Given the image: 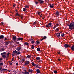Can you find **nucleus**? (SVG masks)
<instances>
[{"label":"nucleus","mask_w":74,"mask_h":74,"mask_svg":"<svg viewBox=\"0 0 74 74\" xmlns=\"http://www.w3.org/2000/svg\"><path fill=\"white\" fill-rule=\"evenodd\" d=\"M36 59L37 60H40V57H36Z\"/></svg>","instance_id":"nucleus-22"},{"label":"nucleus","mask_w":74,"mask_h":74,"mask_svg":"<svg viewBox=\"0 0 74 74\" xmlns=\"http://www.w3.org/2000/svg\"><path fill=\"white\" fill-rule=\"evenodd\" d=\"M47 38V37H46V36H44L43 37V39H45V38Z\"/></svg>","instance_id":"nucleus-40"},{"label":"nucleus","mask_w":74,"mask_h":74,"mask_svg":"<svg viewBox=\"0 0 74 74\" xmlns=\"http://www.w3.org/2000/svg\"><path fill=\"white\" fill-rule=\"evenodd\" d=\"M9 64L10 65H11V66L12 65V63L11 62H10L9 63Z\"/></svg>","instance_id":"nucleus-41"},{"label":"nucleus","mask_w":74,"mask_h":74,"mask_svg":"<svg viewBox=\"0 0 74 74\" xmlns=\"http://www.w3.org/2000/svg\"><path fill=\"white\" fill-rule=\"evenodd\" d=\"M4 64V63H3V62H1V63H0V66L2 67V66Z\"/></svg>","instance_id":"nucleus-19"},{"label":"nucleus","mask_w":74,"mask_h":74,"mask_svg":"<svg viewBox=\"0 0 74 74\" xmlns=\"http://www.w3.org/2000/svg\"><path fill=\"white\" fill-rule=\"evenodd\" d=\"M14 58L13 57L12 58V61H14Z\"/></svg>","instance_id":"nucleus-52"},{"label":"nucleus","mask_w":74,"mask_h":74,"mask_svg":"<svg viewBox=\"0 0 74 74\" xmlns=\"http://www.w3.org/2000/svg\"><path fill=\"white\" fill-rule=\"evenodd\" d=\"M1 24L2 25H4V23H3V22H1Z\"/></svg>","instance_id":"nucleus-57"},{"label":"nucleus","mask_w":74,"mask_h":74,"mask_svg":"<svg viewBox=\"0 0 74 74\" xmlns=\"http://www.w3.org/2000/svg\"><path fill=\"white\" fill-rule=\"evenodd\" d=\"M60 34L59 33H57L56 34L57 37H59L60 36Z\"/></svg>","instance_id":"nucleus-13"},{"label":"nucleus","mask_w":74,"mask_h":74,"mask_svg":"<svg viewBox=\"0 0 74 74\" xmlns=\"http://www.w3.org/2000/svg\"><path fill=\"white\" fill-rule=\"evenodd\" d=\"M40 70H39V69H37L36 72L37 73H40Z\"/></svg>","instance_id":"nucleus-14"},{"label":"nucleus","mask_w":74,"mask_h":74,"mask_svg":"<svg viewBox=\"0 0 74 74\" xmlns=\"http://www.w3.org/2000/svg\"><path fill=\"white\" fill-rule=\"evenodd\" d=\"M4 55L3 53H2L1 54V55Z\"/></svg>","instance_id":"nucleus-49"},{"label":"nucleus","mask_w":74,"mask_h":74,"mask_svg":"<svg viewBox=\"0 0 74 74\" xmlns=\"http://www.w3.org/2000/svg\"><path fill=\"white\" fill-rule=\"evenodd\" d=\"M3 70V67L1 66L0 68V70Z\"/></svg>","instance_id":"nucleus-38"},{"label":"nucleus","mask_w":74,"mask_h":74,"mask_svg":"<svg viewBox=\"0 0 74 74\" xmlns=\"http://www.w3.org/2000/svg\"><path fill=\"white\" fill-rule=\"evenodd\" d=\"M71 49L72 51H74V45H73L72 47H71Z\"/></svg>","instance_id":"nucleus-11"},{"label":"nucleus","mask_w":74,"mask_h":74,"mask_svg":"<svg viewBox=\"0 0 74 74\" xmlns=\"http://www.w3.org/2000/svg\"><path fill=\"white\" fill-rule=\"evenodd\" d=\"M4 38V36L3 35H1L0 36V39L1 40H3Z\"/></svg>","instance_id":"nucleus-5"},{"label":"nucleus","mask_w":74,"mask_h":74,"mask_svg":"<svg viewBox=\"0 0 74 74\" xmlns=\"http://www.w3.org/2000/svg\"><path fill=\"white\" fill-rule=\"evenodd\" d=\"M37 13L38 15H40L41 14V12H37Z\"/></svg>","instance_id":"nucleus-30"},{"label":"nucleus","mask_w":74,"mask_h":74,"mask_svg":"<svg viewBox=\"0 0 74 74\" xmlns=\"http://www.w3.org/2000/svg\"><path fill=\"white\" fill-rule=\"evenodd\" d=\"M24 45H29V43L27 42H25L24 43Z\"/></svg>","instance_id":"nucleus-26"},{"label":"nucleus","mask_w":74,"mask_h":74,"mask_svg":"<svg viewBox=\"0 0 74 74\" xmlns=\"http://www.w3.org/2000/svg\"><path fill=\"white\" fill-rule=\"evenodd\" d=\"M24 73L25 74H27V72L26 71V70H24Z\"/></svg>","instance_id":"nucleus-28"},{"label":"nucleus","mask_w":74,"mask_h":74,"mask_svg":"<svg viewBox=\"0 0 74 74\" xmlns=\"http://www.w3.org/2000/svg\"><path fill=\"white\" fill-rule=\"evenodd\" d=\"M69 29L71 30L74 29V23H71L69 26Z\"/></svg>","instance_id":"nucleus-1"},{"label":"nucleus","mask_w":74,"mask_h":74,"mask_svg":"<svg viewBox=\"0 0 74 74\" xmlns=\"http://www.w3.org/2000/svg\"><path fill=\"white\" fill-rule=\"evenodd\" d=\"M3 60V58H0V62H1V61Z\"/></svg>","instance_id":"nucleus-39"},{"label":"nucleus","mask_w":74,"mask_h":74,"mask_svg":"<svg viewBox=\"0 0 74 74\" xmlns=\"http://www.w3.org/2000/svg\"><path fill=\"white\" fill-rule=\"evenodd\" d=\"M21 44H19V47H21Z\"/></svg>","instance_id":"nucleus-63"},{"label":"nucleus","mask_w":74,"mask_h":74,"mask_svg":"<svg viewBox=\"0 0 74 74\" xmlns=\"http://www.w3.org/2000/svg\"><path fill=\"white\" fill-rule=\"evenodd\" d=\"M71 45H69L67 44H65L64 45V46L66 48H67V47H71Z\"/></svg>","instance_id":"nucleus-2"},{"label":"nucleus","mask_w":74,"mask_h":74,"mask_svg":"<svg viewBox=\"0 0 74 74\" xmlns=\"http://www.w3.org/2000/svg\"><path fill=\"white\" fill-rule=\"evenodd\" d=\"M56 16H59V13L58 12H56Z\"/></svg>","instance_id":"nucleus-9"},{"label":"nucleus","mask_w":74,"mask_h":74,"mask_svg":"<svg viewBox=\"0 0 74 74\" xmlns=\"http://www.w3.org/2000/svg\"><path fill=\"white\" fill-rule=\"evenodd\" d=\"M17 51H19V48H18H18H17Z\"/></svg>","instance_id":"nucleus-56"},{"label":"nucleus","mask_w":74,"mask_h":74,"mask_svg":"<svg viewBox=\"0 0 74 74\" xmlns=\"http://www.w3.org/2000/svg\"><path fill=\"white\" fill-rule=\"evenodd\" d=\"M61 37H64V34L63 33L61 35Z\"/></svg>","instance_id":"nucleus-27"},{"label":"nucleus","mask_w":74,"mask_h":74,"mask_svg":"<svg viewBox=\"0 0 74 74\" xmlns=\"http://www.w3.org/2000/svg\"><path fill=\"white\" fill-rule=\"evenodd\" d=\"M31 42L32 44H34V42H35V41H31Z\"/></svg>","instance_id":"nucleus-31"},{"label":"nucleus","mask_w":74,"mask_h":74,"mask_svg":"<svg viewBox=\"0 0 74 74\" xmlns=\"http://www.w3.org/2000/svg\"><path fill=\"white\" fill-rule=\"evenodd\" d=\"M2 58H7V55L6 54H3L2 56Z\"/></svg>","instance_id":"nucleus-8"},{"label":"nucleus","mask_w":74,"mask_h":74,"mask_svg":"<svg viewBox=\"0 0 74 74\" xmlns=\"http://www.w3.org/2000/svg\"><path fill=\"white\" fill-rule=\"evenodd\" d=\"M13 53L14 54H16V55H19V52H18V51H16V50H15L14 51H13Z\"/></svg>","instance_id":"nucleus-3"},{"label":"nucleus","mask_w":74,"mask_h":74,"mask_svg":"<svg viewBox=\"0 0 74 74\" xmlns=\"http://www.w3.org/2000/svg\"><path fill=\"white\" fill-rule=\"evenodd\" d=\"M36 44H38L40 43V42H39V41H36Z\"/></svg>","instance_id":"nucleus-36"},{"label":"nucleus","mask_w":74,"mask_h":74,"mask_svg":"<svg viewBox=\"0 0 74 74\" xmlns=\"http://www.w3.org/2000/svg\"><path fill=\"white\" fill-rule=\"evenodd\" d=\"M3 53V55H4V54H6V53H7L4 52Z\"/></svg>","instance_id":"nucleus-48"},{"label":"nucleus","mask_w":74,"mask_h":74,"mask_svg":"<svg viewBox=\"0 0 74 74\" xmlns=\"http://www.w3.org/2000/svg\"><path fill=\"white\" fill-rule=\"evenodd\" d=\"M58 54H60V52H58Z\"/></svg>","instance_id":"nucleus-59"},{"label":"nucleus","mask_w":74,"mask_h":74,"mask_svg":"<svg viewBox=\"0 0 74 74\" xmlns=\"http://www.w3.org/2000/svg\"><path fill=\"white\" fill-rule=\"evenodd\" d=\"M31 64L33 65V66H36V64H35L33 62H32Z\"/></svg>","instance_id":"nucleus-21"},{"label":"nucleus","mask_w":74,"mask_h":74,"mask_svg":"<svg viewBox=\"0 0 74 74\" xmlns=\"http://www.w3.org/2000/svg\"><path fill=\"white\" fill-rule=\"evenodd\" d=\"M16 6V4H14V5H13V7H15Z\"/></svg>","instance_id":"nucleus-53"},{"label":"nucleus","mask_w":74,"mask_h":74,"mask_svg":"<svg viewBox=\"0 0 74 74\" xmlns=\"http://www.w3.org/2000/svg\"><path fill=\"white\" fill-rule=\"evenodd\" d=\"M16 42L17 44H19V42Z\"/></svg>","instance_id":"nucleus-60"},{"label":"nucleus","mask_w":74,"mask_h":74,"mask_svg":"<svg viewBox=\"0 0 74 74\" xmlns=\"http://www.w3.org/2000/svg\"><path fill=\"white\" fill-rule=\"evenodd\" d=\"M54 73H55V74H56V73H57V71H56L55 70L54 71Z\"/></svg>","instance_id":"nucleus-37"},{"label":"nucleus","mask_w":74,"mask_h":74,"mask_svg":"<svg viewBox=\"0 0 74 74\" xmlns=\"http://www.w3.org/2000/svg\"><path fill=\"white\" fill-rule=\"evenodd\" d=\"M30 63V62L29 61H26L24 64L25 65H28Z\"/></svg>","instance_id":"nucleus-4"},{"label":"nucleus","mask_w":74,"mask_h":74,"mask_svg":"<svg viewBox=\"0 0 74 74\" xmlns=\"http://www.w3.org/2000/svg\"><path fill=\"white\" fill-rule=\"evenodd\" d=\"M29 72L31 73H33V70H32V69H29Z\"/></svg>","instance_id":"nucleus-16"},{"label":"nucleus","mask_w":74,"mask_h":74,"mask_svg":"<svg viewBox=\"0 0 74 74\" xmlns=\"http://www.w3.org/2000/svg\"><path fill=\"white\" fill-rule=\"evenodd\" d=\"M5 45H8L9 44V42L8 41H6L5 42Z\"/></svg>","instance_id":"nucleus-18"},{"label":"nucleus","mask_w":74,"mask_h":74,"mask_svg":"<svg viewBox=\"0 0 74 74\" xmlns=\"http://www.w3.org/2000/svg\"><path fill=\"white\" fill-rule=\"evenodd\" d=\"M12 56H15V54H13L12 55Z\"/></svg>","instance_id":"nucleus-58"},{"label":"nucleus","mask_w":74,"mask_h":74,"mask_svg":"<svg viewBox=\"0 0 74 74\" xmlns=\"http://www.w3.org/2000/svg\"><path fill=\"white\" fill-rule=\"evenodd\" d=\"M27 57L28 58H31V55H29L27 56Z\"/></svg>","instance_id":"nucleus-24"},{"label":"nucleus","mask_w":74,"mask_h":74,"mask_svg":"<svg viewBox=\"0 0 74 74\" xmlns=\"http://www.w3.org/2000/svg\"><path fill=\"white\" fill-rule=\"evenodd\" d=\"M13 40L15 41L16 40V37L15 36H13Z\"/></svg>","instance_id":"nucleus-7"},{"label":"nucleus","mask_w":74,"mask_h":74,"mask_svg":"<svg viewBox=\"0 0 74 74\" xmlns=\"http://www.w3.org/2000/svg\"><path fill=\"white\" fill-rule=\"evenodd\" d=\"M37 51H40V48H37Z\"/></svg>","instance_id":"nucleus-23"},{"label":"nucleus","mask_w":74,"mask_h":74,"mask_svg":"<svg viewBox=\"0 0 74 74\" xmlns=\"http://www.w3.org/2000/svg\"><path fill=\"white\" fill-rule=\"evenodd\" d=\"M27 74H30L29 73V72H27Z\"/></svg>","instance_id":"nucleus-62"},{"label":"nucleus","mask_w":74,"mask_h":74,"mask_svg":"<svg viewBox=\"0 0 74 74\" xmlns=\"http://www.w3.org/2000/svg\"><path fill=\"white\" fill-rule=\"evenodd\" d=\"M56 25L57 26H58V25H59V24H56Z\"/></svg>","instance_id":"nucleus-54"},{"label":"nucleus","mask_w":74,"mask_h":74,"mask_svg":"<svg viewBox=\"0 0 74 74\" xmlns=\"http://www.w3.org/2000/svg\"><path fill=\"white\" fill-rule=\"evenodd\" d=\"M23 11H26V9L25 8H23Z\"/></svg>","instance_id":"nucleus-29"},{"label":"nucleus","mask_w":74,"mask_h":74,"mask_svg":"<svg viewBox=\"0 0 74 74\" xmlns=\"http://www.w3.org/2000/svg\"><path fill=\"white\" fill-rule=\"evenodd\" d=\"M54 7V6H53V4H51V5L50 6V8H53Z\"/></svg>","instance_id":"nucleus-17"},{"label":"nucleus","mask_w":74,"mask_h":74,"mask_svg":"<svg viewBox=\"0 0 74 74\" xmlns=\"http://www.w3.org/2000/svg\"><path fill=\"white\" fill-rule=\"evenodd\" d=\"M21 50V47H19V50Z\"/></svg>","instance_id":"nucleus-55"},{"label":"nucleus","mask_w":74,"mask_h":74,"mask_svg":"<svg viewBox=\"0 0 74 74\" xmlns=\"http://www.w3.org/2000/svg\"><path fill=\"white\" fill-rule=\"evenodd\" d=\"M9 42V43H11V41H8Z\"/></svg>","instance_id":"nucleus-64"},{"label":"nucleus","mask_w":74,"mask_h":74,"mask_svg":"<svg viewBox=\"0 0 74 74\" xmlns=\"http://www.w3.org/2000/svg\"><path fill=\"white\" fill-rule=\"evenodd\" d=\"M23 15H19V18H21V19H23Z\"/></svg>","instance_id":"nucleus-20"},{"label":"nucleus","mask_w":74,"mask_h":74,"mask_svg":"<svg viewBox=\"0 0 74 74\" xmlns=\"http://www.w3.org/2000/svg\"><path fill=\"white\" fill-rule=\"evenodd\" d=\"M7 71V69H2L1 71Z\"/></svg>","instance_id":"nucleus-15"},{"label":"nucleus","mask_w":74,"mask_h":74,"mask_svg":"<svg viewBox=\"0 0 74 74\" xmlns=\"http://www.w3.org/2000/svg\"><path fill=\"white\" fill-rule=\"evenodd\" d=\"M57 26H56V25H55V26H54V27L53 28V29H55L56 27Z\"/></svg>","instance_id":"nucleus-35"},{"label":"nucleus","mask_w":74,"mask_h":74,"mask_svg":"<svg viewBox=\"0 0 74 74\" xmlns=\"http://www.w3.org/2000/svg\"><path fill=\"white\" fill-rule=\"evenodd\" d=\"M23 41V38H19V40Z\"/></svg>","instance_id":"nucleus-12"},{"label":"nucleus","mask_w":74,"mask_h":74,"mask_svg":"<svg viewBox=\"0 0 74 74\" xmlns=\"http://www.w3.org/2000/svg\"><path fill=\"white\" fill-rule=\"evenodd\" d=\"M38 0L39 1H40V4H43V3H44V1L43 0Z\"/></svg>","instance_id":"nucleus-6"},{"label":"nucleus","mask_w":74,"mask_h":74,"mask_svg":"<svg viewBox=\"0 0 74 74\" xmlns=\"http://www.w3.org/2000/svg\"><path fill=\"white\" fill-rule=\"evenodd\" d=\"M15 11L16 12V16H19V14H18V13L17 12V11H18L17 10H16Z\"/></svg>","instance_id":"nucleus-10"},{"label":"nucleus","mask_w":74,"mask_h":74,"mask_svg":"<svg viewBox=\"0 0 74 74\" xmlns=\"http://www.w3.org/2000/svg\"><path fill=\"white\" fill-rule=\"evenodd\" d=\"M41 15H42V14H41V15L40 16V17H42Z\"/></svg>","instance_id":"nucleus-61"},{"label":"nucleus","mask_w":74,"mask_h":74,"mask_svg":"<svg viewBox=\"0 0 74 74\" xmlns=\"http://www.w3.org/2000/svg\"><path fill=\"white\" fill-rule=\"evenodd\" d=\"M35 4H38V2H37V1L35 2Z\"/></svg>","instance_id":"nucleus-44"},{"label":"nucleus","mask_w":74,"mask_h":74,"mask_svg":"<svg viewBox=\"0 0 74 74\" xmlns=\"http://www.w3.org/2000/svg\"><path fill=\"white\" fill-rule=\"evenodd\" d=\"M56 31H58V30H59V28H56Z\"/></svg>","instance_id":"nucleus-42"},{"label":"nucleus","mask_w":74,"mask_h":74,"mask_svg":"<svg viewBox=\"0 0 74 74\" xmlns=\"http://www.w3.org/2000/svg\"><path fill=\"white\" fill-rule=\"evenodd\" d=\"M33 25H36V22H35L33 23Z\"/></svg>","instance_id":"nucleus-33"},{"label":"nucleus","mask_w":74,"mask_h":74,"mask_svg":"<svg viewBox=\"0 0 74 74\" xmlns=\"http://www.w3.org/2000/svg\"><path fill=\"white\" fill-rule=\"evenodd\" d=\"M25 8H29V5L26 6Z\"/></svg>","instance_id":"nucleus-34"},{"label":"nucleus","mask_w":74,"mask_h":74,"mask_svg":"<svg viewBox=\"0 0 74 74\" xmlns=\"http://www.w3.org/2000/svg\"><path fill=\"white\" fill-rule=\"evenodd\" d=\"M43 40H44V39L43 38L40 39V41H42Z\"/></svg>","instance_id":"nucleus-51"},{"label":"nucleus","mask_w":74,"mask_h":74,"mask_svg":"<svg viewBox=\"0 0 74 74\" xmlns=\"http://www.w3.org/2000/svg\"><path fill=\"white\" fill-rule=\"evenodd\" d=\"M9 55H10V53L8 52L7 54V56H9Z\"/></svg>","instance_id":"nucleus-45"},{"label":"nucleus","mask_w":74,"mask_h":74,"mask_svg":"<svg viewBox=\"0 0 74 74\" xmlns=\"http://www.w3.org/2000/svg\"><path fill=\"white\" fill-rule=\"evenodd\" d=\"M4 51V50L3 49H2L0 50L1 52H2V51Z\"/></svg>","instance_id":"nucleus-47"},{"label":"nucleus","mask_w":74,"mask_h":74,"mask_svg":"<svg viewBox=\"0 0 74 74\" xmlns=\"http://www.w3.org/2000/svg\"><path fill=\"white\" fill-rule=\"evenodd\" d=\"M46 27H49V25H47L46 26Z\"/></svg>","instance_id":"nucleus-43"},{"label":"nucleus","mask_w":74,"mask_h":74,"mask_svg":"<svg viewBox=\"0 0 74 74\" xmlns=\"http://www.w3.org/2000/svg\"><path fill=\"white\" fill-rule=\"evenodd\" d=\"M4 40H7V41H8V39H7V38H5L4 39Z\"/></svg>","instance_id":"nucleus-46"},{"label":"nucleus","mask_w":74,"mask_h":74,"mask_svg":"<svg viewBox=\"0 0 74 74\" xmlns=\"http://www.w3.org/2000/svg\"><path fill=\"white\" fill-rule=\"evenodd\" d=\"M16 65H17V66H18V63H16Z\"/></svg>","instance_id":"nucleus-50"},{"label":"nucleus","mask_w":74,"mask_h":74,"mask_svg":"<svg viewBox=\"0 0 74 74\" xmlns=\"http://www.w3.org/2000/svg\"><path fill=\"white\" fill-rule=\"evenodd\" d=\"M52 23H49L48 24V26H51V25H52Z\"/></svg>","instance_id":"nucleus-25"},{"label":"nucleus","mask_w":74,"mask_h":74,"mask_svg":"<svg viewBox=\"0 0 74 74\" xmlns=\"http://www.w3.org/2000/svg\"><path fill=\"white\" fill-rule=\"evenodd\" d=\"M34 46L32 45L31 46L32 49H34Z\"/></svg>","instance_id":"nucleus-32"}]
</instances>
